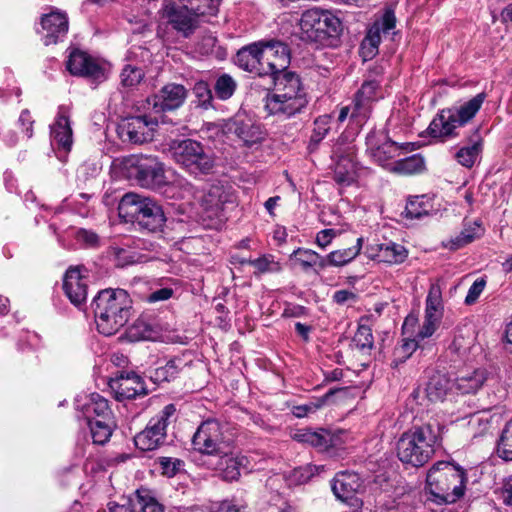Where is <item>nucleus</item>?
<instances>
[{
    "label": "nucleus",
    "instance_id": "6e6d98bb",
    "mask_svg": "<svg viewBox=\"0 0 512 512\" xmlns=\"http://www.w3.org/2000/svg\"><path fill=\"white\" fill-rule=\"evenodd\" d=\"M373 335L368 326L361 325L358 327L354 337V345L361 351L370 350L373 347Z\"/></svg>",
    "mask_w": 512,
    "mask_h": 512
},
{
    "label": "nucleus",
    "instance_id": "412c9836",
    "mask_svg": "<svg viewBox=\"0 0 512 512\" xmlns=\"http://www.w3.org/2000/svg\"><path fill=\"white\" fill-rule=\"evenodd\" d=\"M459 123L451 109H443L433 118L427 131L432 138L445 142L448 138L458 136L456 130L461 127Z\"/></svg>",
    "mask_w": 512,
    "mask_h": 512
},
{
    "label": "nucleus",
    "instance_id": "0e129e2a",
    "mask_svg": "<svg viewBox=\"0 0 512 512\" xmlns=\"http://www.w3.org/2000/svg\"><path fill=\"white\" fill-rule=\"evenodd\" d=\"M99 173V167L96 163L84 162L77 169V178L81 182H86Z\"/></svg>",
    "mask_w": 512,
    "mask_h": 512
},
{
    "label": "nucleus",
    "instance_id": "2eb2a0df",
    "mask_svg": "<svg viewBox=\"0 0 512 512\" xmlns=\"http://www.w3.org/2000/svg\"><path fill=\"white\" fill-rule=\"evenodd\" d=\"M117 401L130 400L147 395L143 379L134 372H120L108 382Z\"/></svg>",
    "mask_w": 512,
    "mask_h": 512
},
{
    "label": "nucleus",
    "instance_id": "bb28decb",
    "mask_svg": "<svg viewBox=\"0 0 512 512\" xmlns=\"http://www.w3.org/2000/svg\"><path fill=\"white\" fill-rule=\"evenodd\" d=\"M486 379V371L476 369L457 377L455 380V388L462 394H473L483 386Z\"/></svg>",
    "mask_w": 512,
    "mask_h": 512
},
{
    "label": "nucleus",
    "instance_id": "680f3d73",
    "mask_svg": "<svg viewBox=\"0 0 512 512\" xmlns=\"http://www.w3.org/2000/svg\"><path fill=\"white\" fill-rule=\"evenodd\" d=\"M93 412L94 416L98 417L97 420L113 419L108 401L97 393H95Z\"/></svg>",
    "mask_w": 512,
    "mask_h": 512
},
{
    "label": "nucleus",
    "instance_id": "72a5a7b5",
    "mask_svg": "<svg viewBox=\"0 0 512 512\" xmlns=\"http://www.w3.org/2000/svg\"><path fill=\"white\" fill-rule=\"evenodd\" d=\"M363 238H358L356 244L349 248L338 249L327 255V266H344L355 259L362 249Z\"/></svg>",
    "mask_w": 512,
    "mask_h": 512
},
{
    "label": "nucleus",
    "instance_id": "423d86ee",
    "mask_svg": "<svg viewBox=\"0 0 512 512\" xmlns=\"http://www.w3.org/2000/svg\"><path fill=\"white\" fill-rule=\"evenodd\" d=\"M169 153L172 159L190 174L207 175L214 168L215 160L212 153L199 141L173 140L169 144Z\"/></svg>",
    "mask_w": 512,
    "mask_h": 512
},
{
    "label": "nucleus",
    "instance_id": "c85d7f7f",
    "mask_svg": "<svg viewBox=\"0 0 512 512\" xmlns=\"http://www.w3.org/2000/svg\"><path fill=\"white\" fill-rule=\"evenodd\" d=\"M485 99L486 94L482 92L462 104L460 107L450 108L453 115L460 122L459 124L461 127L468 123L476 115Z\"/></svg>",
    "mask_w": 512,
    "mask_h": 512
},
{
    "label": "nucleus",
    "instance_id": "a211bd4d",
    "mask_svg": "<svg viewBox=\"0 0 512 512\" xmlns=\"http://www.w3.org/2000/svg\"><path fill=\"white\" fill-rule=\"evenodd\" d=\"M396 25V17L392 10L385 11L383 16L376 20L373 25L368 29L365 38L362 41L361 47L365 57L372 58L378 52V47L381 42V33H389Z\"/></svg>",
    "mask_w": 512,
    "mask_h": 512
},
{
    "label": "nucleus",
    "instance_id": "c756f323",
    "mask_svg": "<svg viewBox=\"0 0 512 512\" xmlns=\"http://www.w3.org/2000/svg\"><path fill=\"white\" fill-rule=\"evenodd\" d=\"M41 25L47 31L45 44H55L58 41L59 34L64 31V15L59 12L47 14L42 17Z\"/></svg>",
    "mask_w": 512,
    "mask_h": 512
},
{
    "label": "nucleus",
    "instance_id": "f03ea898",
    "mask_svg": "<svg viewBox=\"0 0 512 512\" xmlns=\"http://www.w3.org/2000/svg\"><path fill=\"white\" fill-rule=\"evenodd\" d=\"M91 306L98 331L111 336L128 322L131 299L123 289H104L97 293Z\"/></svg>",
    "mask_w": 512,
    "mask_h": 512
},
{
    "label": "nucleus",
    "instance_id": "ea45409f",
    "mask_svg": "<svg viewBox=\"0 0 512 512\" xmlns=\"http://www.w3.org/2000/svg\"><path fill=\"white\" fill-rule=\"evenodd\" d=\"M94 399L95 393H80L75 397L73 402L77 417L83 418L86 421V424L94 420Z\"/></svg>",
    "mask_w": 512,
    "mask_h": 512
},
{
    "label": "nucleus",
    "instance_id": "69168bd1",
    "mask_svg": "<svg viewBox=\"0 0 512 512\" xmlns=\"http://www.w3.org/2000/svg\"><path fill=\"white\" fill-rule=\"evenodd\" d=\"M486 285V281L484 279H477L473 282L471 287L468 290V293L465 297V304L472 305L479 298L480 294L483 292Z\"/></svg>",
    "mask_w": 512,
    "mask_h": 512
},
{
    "label": "nucleus",
    "instance_id": "49530a36",
    "mask_svg": "<svg viewBox=\"0 0 512 512\" xmlns=\"http://www.w3.org/2000/svg\"><path fill=\"white\" fill-rule=\"evenodd\" d=\"M428 215L426 204L422 198L415 196L408 200L402 216L408 220H419Z\"/></svg>",
    "mask_w": 512,
    "mask_h": 512
},
{
    "label": "nucleus",
    "instance_id": "bf43d9fd",
    "mask_svg": "<svg viewBox=\"0 0 512 512\" xmlns=\"http://www.w3.org/2000/svg\"><path fill=\"white\" fill-rule=\"evenodd\" d=\"M328 120L326 117L318 118L315 121V128L310 138V143L308 148L310 151L315 149L317 145L321 142V140L325 137L327 132L329 131V127H327Z\"/></svg>",
    "mask_w": 512,
    "mask_h": 512
},
{
    "label": "nucleus",
    "instance_id": "473e14b6",
    "mask_svg": "<svg viewBox=\"0 0 512 512\" xmlns=\"http://www.w3.org/2000/svg\"><path fill=\"white\" fill-rule=\"evenodd\" d=\"M226 202V195L221 186H212L202 197L201 205L209 212V217L218 215Z\"/></svg>",
    "mask_w": 512,
    "mask_h": 512
},
{
    "label": "nucleus",
    "instance_id": "13d9d810",
    "mask_svg": "<svg viewBox=\"0 0 512 512\" xmlns=\"http://www.w3.org/2000/svg\"><path fill=\"white\" fill-rule=\"evenodd\" d=\"M63 116L59 114L57 121L51 126V144L55 150L57 157L61 158V152L64 149V133L61 131V119Z\"/></svg>",
    "mask_w": 512,
    "mask_h": 512
},
{
    "label": "nucleus",
    "instance_id": "0eeeda50",
    "mask_svg": "<svg viewBox=\"0 0 512 512\" xmlns=\"http://www.w3.org/2000/svg\"><path fill=\"white\" fill-rule=\"evenodd\" d=\"M223 133L230 139L238 141L241 147L258 149L266 139V131L245 112H238L222 124Z\"/></svg>",
    "mask_w": 512,
    "mask_h": 512
},
{
    "label": "nucleus",
    "instance_id": "052dcab7",
    "mask_svg": "<svg viewBox=\"0 0 512 512\" xmlns=\"http://www.w3.org/2000/svg\"><path fill=\"white\" fill-rule=\"evenodd\" d=\"M196 14L212 13L216 10L217 4L215 0H179Z\"/></svg>",
    "mask_w": 512,
    "mask_h": 512
},
{
    "label": "nucleus",
    "instance_id": "4468645a",
    "mask_svg": "<svg viewBox=\"0 0 512 512\" xmlns=\"http://www.w3.org/2000/svg\"><path fill=\"white\" fill-rule=\"evenodd\" d=\"M134 177L141 187L148 189H160L167 183L164 166L155 157L139 158Z\"/></svg>",
    "mask_w": 512,
    "mask_h": 512
},
{
    "label": "nucleus",
    "instance_id": "9d476101",
    "mask_svg": "<svg viewBox=\"0 0 512 512\" xmlns=\"http://www.w3.org/2000/svg\"><path fill=\"white\" fill-rule=\"evenodd\" d=\"M173 404H169L155 417L151 418L146 428L134 437L136 447L142 451L158 448L166 438L169 418L175 413Z\"/></svg>",
    "mask_w": 512,
    "mask_h": 512
},
{
    "label": "nucleus",
    "instance_id": "1a4fd4ad",
    "mask_svg": "<svg viewBox=\"0 0 512 512\" xmlns=\"http://www.w3.org/2000/svg\"><path fill=\"white\" fill-rule=\"evenodd\" d=\"M66 69L75 76L87 78L92 83L100 84L108 79L109 66L84 51L74 49L66 61Z\"/></svg>",
    "mask_w": 512,
    "mask_h": 512
},
{
    "label": "nucleus",
    "instance_id": "f257e3e1",
    "mask_svg": "<svg viewBox=\"0 0 512 512\" xmlns=\"http://www.w3.org/2000/svg\"><path fill=\"white\" fill-rule=\"evenodd\" d=\"M270 78L274 92L265 97L264 107L268 114L289 118L301 112L308 101L299 75L285 70Z\"/></svg>",
    "mask_w": 512,
    "mask_h": 512
},
{
    "label": "nucleus",
    "instance_id": "37998d69",
    "mask_svg": "<svg viewBox=\"0 0 512 512\" xmlns=\"http://www.w3.org/2000/svg\"><path fill=\"white\" fill-rule=\"evenodd\" d=\"M480 230V225L475 222L473 226H469L464 228L459 235H457L455 238L451 239L445 247L449 248L450 250H458L461 247L471 243L474 241L477 237H479L478 231Z\"/></svg>",
    "mask_w": 512,
    "mask_h": 512
},
{
    "label": "nucleus",
    "instance_id": "8fccbe9b",
    "mask_svg": "<svg viewBox=\"0 0 512 512\" xmlns=\"http://www.w3.org/2000/svg\"><path fill=\"white\" fill-rule=\"evenodd\" d=\"M144 71L132 64H126L120 74L121 84L124 87L131 88L137 86L144 78Z\"/></svg>",
    "mask_w": 512,
    "mask_h": 512
},
{
    "label": "nucleus",
    "instance_id": "338daca9",
    "mask_svg": "<svg viewBox=\"0 0 512 512\" xmlns=\"http://www.w3.org/2000/svg\"><path fill=\"white\" fill-rule=\"evenodd\" d=\"M173 294H174V290L172 288L163 287V288H160V289H157V290L151 292L147 296V301L149 303L165 301V300L170 299L173 296Z\"/></svg>",
    "mask_w": 512,
    "mask_h": 512
},
{
    "label": "nucleus",
    "instance_id": "b1692460",
    "mask_svg": "<svg viewBox=\"0 0 512 512\" xmlns=\"http://www.w3.org/2000/svg\"><path fill=\"white\" fill-rule=\"evenodd\" d=\"M370 251L369 256L373 259H377L379 262H385L389 264L402 263L407 257V250L403 245L387 242L376 245V249L371 246L368 248Z\"/></svg>",
    "mask_w": 512,
    "mask_h": 512
},
{
    "label": "nucleus",
    "instance_id": "a878e982",
    "mask_svg": "<svg viewBox=\"0 0 512 512\" xmlns=\"http://www.w3.org/2000/svg\"><path fill=\"white\" fill-rule=\"evenodd\" d=\"M294 439L298 442L309 444L320 451H326L333 445V439L328 431H312L302 429L294 434Z\"/></svg>",
    "mask_w": 512,
    "mask_h": 512
},
{
    "label": "nucleus",
    "instance_id": "5fc2aeb1",
    "mask_svg": "<svg viewBox=\"0 0 512 512\" xmlns=\"http://www.w3.org/2000/svg\"><path fill=\"white\" fill-rule=\"evenodd\" d=\"M249 265L255 267V274L276 273L281 270L278 262L274 261L272 256H262L260 258L249 260Z\"/></svg>",
    "mask_w": 512,
    "mask_h": 512
},
{
    "label": "nucleus",
    "instance_id": "2f4dec72",
    "mask_svg": "<svg viewBox=\"0 0 512 512\" xmlns=\"http://www.w3.org/2000/svg\"><path fill=\"white\" fill-rule=\"evenodd\" d=\"M368 145L373 158L382 166L396 157L399 151L398 145L389 139H384L382 143L376 145L373 143V138H368Z\"/></svg>",
    "mask_w": 512,
    "mask_h": 512
},
{
    "label": "nucleus",
    "instance_id": "f8f14e48",
    "mask_svg": "<svg viewBox=\"0 0 512 512\" xmlns=\"http://www.w3.org/2000/svg\"><path fill=\"white\" fill-rule=\"evenodd\" d=\"M193 449L201 454L216 455L224 452L225 440L221 424L207 420L198 427L192 438Z\"/></svg>",
    "mask_w": 512,
    "mask_h": 512
},
{
    "label": "nucleus",
    "instance_id": "cd10ccee",
    "mask_svg": "<svg viewBox=\"0 0 512 512\" xmlns=\"http://www.w3.org/2000/svg\"><path fill=\"white\" fill-rule=\"evenodd\" d=\"M470 141L472 142L471 145L460 148L455 154L457 162L466 168L473 167L482 151V142L478 128L474 129L473 135L470 137Z\"/></svg>",
    "mask_w": 512,
    "mask_h": 512
},
{
    "label": "nucleus",
    "instance_id": "864d4df0",
    "mask_svg": "<svg viewBox=\"0 0 512 512\" xmlns=\"http://www.w3.org/2000/svg\"><path fill=\"white\" fill-rule=\"evenodd\" d=\"M323 469L324 466L307 464L305 466L295 468L290 474V479L295 484H304L308 482L315 474H318L320 470L322 471Z\"/></svg>",
    "mask_w": 512,
    "mask_h": 512
},
{
    "label": "nucleus",
    "instance_id": "774afa93",
    "mask_svg": "<svg viewBox=\"0 0 512 512\" xmlns=\"http://www.w3.org/2000/svg\"><path fill=\"white\" fill-rule=\"evenodd\" d=\"M337 233L338 232L335 229L321 230L316 236V243L320 247L325 248L331 243L332 239L336 237Z\"/></svg>",
    "mask_w": 512,
    "mask_h": 512
},
{
    "label": "nucleus",
    "instance_id": "6e6552de",
    "mask_svg": "<svg viewBox=\"0 0 512 512\" xmlns=\"http://www.w3.org/2000/svg\"><path fill=\"white\" fill-rule=\"evenodd\" d=\"M158 15L182 37L189 38L198 27L200 14L192 11L191 7L179 5L173 0H163Z\"/></svg>",
    "mask_w": 512,
    "mask_h": 512
},
{
    "label": "nucleus",
    "instance_id": "a19ab883",
    "mask_svg": "<svg viewBox=\"0 0 512 512\" xmlns=\"http://www.w3.org/2000/svg\"><path fill=\"white\" fill-rule=\"evenodd\" d=\"M185 363L182 359H172L166 365L155 370L153 379L157 382L171 381L177 378Z\"/></svg>",
    "mask_w": 512,
    "mask_h": 512
},
{
    "label": "nucleus",
    "instance_id": "f704fd0d",
    "mask_svg": "<svg viewBox=\"0 0 512 512\" xmlns=\"http://www.w3.org/2000/svg\"><path fill=\"white\" fill-rule=\"evenodd\" d=\"M425 316L434 321H441L443 316L442 292L439 285H431L427 298Z\"/></svg>",
    "mask_w": 512,
    "mask_h": 512
},
{
    "label": "nucleus",
    "instance_id": "4c0bfd02",
    "mask_svg": "<svg viewBox=\"0 0 512 512\" xmlns=\"http://www.w3.org/2000/svg\"><path fill=\"white\" fill-rule=\"evenodd\" d=\"M334 180L341 185H350L355 180V164L348 156L339 158L335 165Z\"/></svg>",
    "mask_w": 512,
    "mask_h": 512
},
{
    "label": "nucleus",
    "instance_id": "aec40b11",
    "mask_svg": "<svg viewBox=\"0 0 512 512\" xmlns=\"http://www.w3.org/2000/svg\"><path fill=\"white\" fill-rule=\"evenodd\" d=\"M187 92L181 84L168 83L159 90L150 103L156 111H172L183 105Z\"/></svg>",
    "mask_w": 512,
    "mask_h": 512
},
{
    "label": "nucleus",
    "instance_id": "ddd939ff",
    "mask_svg": "<svg viewBox=\"0 0 512 512\" xmlns=\"http://www.w3.org/2000/svg\"><path fill=\"white\" fill-rule=\"evenodd\" d=\"M88 295V270L83 265L66 270V297L86 315Z\"/></svg>",
    "mask_w": 512,
    "mask_h": 512
},
{
    "label": "nucleus",
    "instance_id": "c9c22d12",
    "mask_svg": "<svg viewBox=\"0 0 512 512\" xmlns=\"http://www.w3.org/2000/svg\"><path fill=\"white\" fill-rule=\"evenodd\" d=\"M449 390V380L445 375L436 373L432 375L426 385V396L431 402L442 401Z\"/></svg>",
    "mask_w": 512,
    "mask_h": 512
},
{
    "label": "nucleus",
    "instance_id": "09e8293b",
    "mask_svg": "<svg viewBox=\"0 0 512 512\" xmlns=\"http://www.w3.org/2000/svg\"><path fill=\"white\" fill-rule=\"evenodd\" d=\"M422 347V344H420L418 340H403V343L400 346L396 347L394 350L393 365L397 367L399 364L405 362L406 359H408L416 349Z\"/></svg>",
    "mask_w": 512,
    "mask_h": 512
},
{
    "label": "nucleus",
    "instance_id": "6ab92c4d",
    "mask_svg": "<svg viewBox=\"0 0 512 512\" xmlns=\"http://www.w3.org/2000/svg\"><path fill=\"white\" fill-rule=\"evenodd\" d=\"M362 487L361 478L357 473L349 471L338 472L332 481V491L342 502H351L352 506L359 507L361 502L356 494Z\"/></svg>",
    "mask_w": 512,
    "mask_h": 512
},
{
    "label": "nucleus",
    "instance_id": "e433bc0d",
    "mask_svg": "<svg viewBox=\"0 0 512 512\" xmlns=\"http://www.w3.org/2000/svg\"><path fill=\"white\" fill-rule=\"evenodd\" d=\"M94 444L104 445L112 435L116 424L113 419L93 420L87 423Z\"/></svg>",
    "mask_w": 512,
    "mask_h": 512
},
{
    "label": "nucleus",
    "instance_id": "20e7f679",
    "mask_svg": "<svg viewBox=\"0 0 512 512\" xmlns=\"http://www.w3.org/2000/svg\"><path fill=\"white\" fill-rule=\"evenodd\" d=\"M466 474L450 462L439 461L428 471L426 485L432 500L454 503L464 495Z\"/></svg>",
    "mask_w": 512,
    "mask_h": 512
},
{
    "label": "nucleus",
    "instance_id": "603ef678",
    "mask_svg": "<svg viewBox=\"0 0 512 512\" xmlns=\"http://www.w3.org/2000/svg\"><path fill=\"white\" fill-rule=\"evenodd\" d=\"M158 463L163 475L171 478L184 470L185 463L176 457H159Z\"/></svg>",
    "mask_w": 512,
    "mask_h": 512
},
{
    "label": "nucleus",
    "instance_id": "dca6fc26",
    "mask_svg": "<svg viewBox=\"0 0 512 512\" xmlns=\"http://www.w3.org/2000/svg\"><path fill=\"white\" fill-rule=\"evenodd\" d=\"M262 62L265 75L273 76L287 70L290 65V50L280 41L261 42Z\"/></svg>",
    "mask_w": 512,
    "mask_h": 512
},
{
    "label": "nucleus",
    "instance_id": "4d7b16f0",
    "mask_svg": "<svg viewBox=\"0 0 512 512\" xmlns=\"http://www.w3.org/2000/svg\"><path fill=\"white\" fill-rule=\"evenodd\" d=\"M74 237L78 244L87 248L98 247L100 243V237L96 232L84 228L77 229Z\"/></svg>",
    "mask_w": 512,
    "mask_h": 512
},
{
    "label": "nucleus",
    "instance_id": "7ed1b4c3",
    "mask_svg": "<svg viewBox=\"0 0 512 512\" xmlns=\"http://www.w3.org/2000/svg\"><path fill=\"white\" fill-rule=\"evenodd\" d=\"M439 443V426L431 423L404 432L397 441L399 460L413 467L424 466L434 455Z\"/></svg>",
    "mask_w": 512,
    "mask_h": 512
},
{
    "label": "nucleus",
    "instance_id": "5701e85b",
    "mask_svg": "<svg viewBox=\"0 0 512 512\" xmlns=\"http://www.w3.org/2000/svg\"><path fill=\"white\" fill-rule=\"evenodd\" d=\"M235 63L245 71L256 73L259 76H265L261 42L241 48L236 54Z\"/></svg>",
    "mask_w": 512,
    "mask_h": 512
},
{
    "label": "nucleus",
    "instance_id": "de8ad7c7",
    "mask_svg": "<svg viewBox=\"0 0 512 512\" xmlns=\"http://www.w3.org/2000/svg\"><path fill=\"white\" fill-rule=\"evenodd\" d=\"M193 94L197 99V106L205 110L213 107V95L209 84L198 81L193 87Z\"/></svg>",
    "mask_w": 512,
    "mask_h": 512
},
{
    "label": "nucleus",
    "instance_id": "393cba45",
    "mask_svg": "<svg viewBox=\"0 0 512 512\" xmlns=\"http://www.w3.org/2000/svg\"><path fill=\"white\" fill-rule=\"evenodd\" d=\"M149 197H143L136 193L129 192L122 196L118 204L119 216L125 222L134 223L142 211V207Z\"/></svg>",
    "mask_w": 512,
    "mask_h": 512
},
{
    "label": "nucleus",
    "instance_id": "e2e57ef3",
    "mask_svg": "<svg viewBox=\"0 0 512 512\" xmlns=\"http://www.w3.org/2000/svg\"><path fill=\"white\" fill-rule=\"evenodd\" d=\"M440 321H434L432 319L424 317L423 325L415 336V340H418L420 344L426 339L431 337L439 326Z\"/></svg>",
    "mask_w": 512,
    "mask_h": 512
},
{
    "label": "nucleus",
    "instance_id": "39448f33",
    "mask_svg": "<svg viewBox=\"0 0 512 512\" xmlns=\"http://www.w3.org/2000/svg\"><path fill=\"white\" fill-rule=\"evenodd\" d=\"M300 37L303 41L321 46H334L342 32L340 19L328 10L310 9L300 19Z\"/></svg>",
    "mask_w": 512,
    "mask_h": 512
},
{
    "label": "nucleus",
    "instance_id": "4be33fe9",
    "mask_svg": "<svg viewBox=\"0 0 512 512\" xmlns=\"http://www.w3.org/2000/svg\"><path fill=\"white\" fill-rule=\"evenodd\" d=\"M135 222L142 229L149 232H157L161 231L164 227L166 217L162 206L154 199L148 198Z\"/></svg>",
    "mask_w": 512,
    "mask_h": 512
},
{
    "label": "nucleus",
    "instance_id": "a18cd8bd",
    "mask_svg": "<svg viewBox=\"0 0 512 512\" xmlns=\"http://www.w3.org/2000/svg\"><path fill=\"white\" fill-rule=\"evenodd\" d=\"M497 454L506 461H512V420L505 425L501 433L497 445Z\"/></svg>",
    "mask_w": 512,
    "mask_h": 512
},
{
    "label": "nucleus",
    "instance_id": "9b49d317",
    "mask_svg": "<svg viewBox=\"0 0 512 512\" xmlns=\"http://www.w3.org/2000/svg\"><path fill=\"white\" fill-rule=\"evenodd\" d=\"M158 121L148 115L123 118L118 124V135L124 142L143 144L153 140Z\"/></svg>",
    "mask_w": 512,
    "mask_h": 512
},
{
    "label": "nucleus",
    "instance_id": "c03bdc74",
    "mask_svg": "<svg viewBox=\"0 0 512 512\" xmlns=\"http://www.w3.org/2000/svg\"><path fill=\"white\" fill-rule=\"evenodd\" d=\"M237 88V83L229 74L220 75L214 84V91L220 100L230 99Z\"/></svg>",
    "mask_w": 512,
    "mask_h": 512
},
{
    "label": "nucleus",
    "instance_id": "7c9ffc66",
    "mask_svg": "<svg viewBox=\"0 0 512 512\" xmlns=\"http://www.w3.org/2000/svg\"><path fill=\"white\" fill-rule=\"evenodd\" d=\"M248 459L243 455H225L220 462L223 478L226 481H234L240 477L241 470L246 469Z\"/></svg>",
    "mask_w": 512,
    "mask_h": 512
},
{
    "label": "nucleus",
    "instance_id": "3c124183",
    "mask_svg": "<svg viewBox=\"0 0 512 512\" xmlns=\"http://www.w3.org/2000/svg\"><path fill=\"white\" fill-rule=\"evenodd\" d=\"M131 512H163V507L153 497L138 494L132 502Z\"/></svg>",
    "mask_w": 512,
    "mask_h": 512
},
{
    "label": "nucleus",
    "instance_id": "79ce46f5",
    "mask_svg": "<svg viewBox=\"0 0 512 512\" xmlns=\"http://www.w3.org/2000/svg\"><path fill=\"white\" fill-rule=\"evenodd\" d=\"M424 167L425 162L423 157L419 154H414L410 157L396 161L393 171L402 174H415L421 172Z\"/></svg>",
    "mask_w": 512,
    "mask_h": 512
},
{
    "label": "nucleus",
    "instance_id": "f3484780",
    "mask_svg": "<svg viewBox=\"0 0 512 512\" xmlns=\"http://www.w3.org/2000/svg\"><path fill=\"white\" fill-rule=\"evenodd\" d=\"M379 89L380 82L375 79L362 83L352 103L351 118L356 119L358 123L364 122L368 118L372 103L380 98Z\"/></svg>",
    "mask_w": 512,
    "mask_h": 512
},
{
    "label": "nucleus",
    "instance_id": "58836bf2",
    "mask_svg": "<svg viewBox=\"0 0 512 512\" xmlns=\"http://www.w3.org/2000/svg\"><path fill=\"white\" fill-rule=\"evenodd\" d=\"M296 258L304 270L312 267H318L324 269L327 267V260L325 257L319 255L317 252L310 249L298 248L293 252Z\"/></svg>",
    "mask_w": 512,
    "mask_h": 512
}]
</instances>
